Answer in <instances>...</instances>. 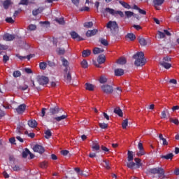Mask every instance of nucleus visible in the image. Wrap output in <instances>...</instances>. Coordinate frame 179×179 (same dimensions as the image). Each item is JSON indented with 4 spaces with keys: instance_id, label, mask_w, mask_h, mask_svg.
<instances>
[{
    "instance_id": "nucleus-44",
    "label": "nucleus",
    "mask_w": 179,
    "mask_h": 179,
    "mask_svg": "<svg viewBox=\"0 0 179 179\" xmlns=\"http://www.w3.org/2000/svg\"><path fill=\"white\" fill-rule=\"evenodd\" d=\"M62 65L64 66H68L69 65V62H68L66 60V59L64 58V57H62Z\"/></svg>"
},
{
    "instance_id": "nucleus-63",
    "label": "nucleus",
    "mask_w": 179,
    "mask_h": 179,
    "mask_svg": "<svg viewBox=\"0 0 179 179\" xmlns=\"http://www.w3.org/2000/svg\"><path fill=\"white\" fill-rule=\"evenodd\" d=\"M6 22H7V23H14L15 20H13L12 17H7Z\"/></svg>"
},
{
    "instance_id": "nucleus-9",
    "label": "nucleus",
    "mask_w": 179,
    "mask_h": 179,
    "mask_svg": "<svg viewBox=\"0 0 179 179\" xmlns=\"http://www.w3.org/2000/svg\"><path fill=\"white\" fill-rule=\"evenodd\" d=\"M138 42L140 43L141 45L145 46L150 44V39L145 38L143 37H139Z\"/></svg>"
},
{
    "instance_id": "nucleus-15",
    "label": "nucleus",
    "mask_w": 179,
    "mask_h": 179,
    "mask_svg": "<svg viewBox=\"0 0 179 179\" xmlns=\"http://www.w3.org/2000/svg\"><path fill=\"white\" fill-rule=\"evenodd\" d=\"M28 155H29L30 159H34V155L31 154V152H30V150H29V149L26 148L22 152V157H24V159H26V157H27Z\"/></svg>"
},
{
    "instance_id": "nucleus-7",
    "label": "nucleus",
    "mask_w": 179,
    "mask_h": 179,
    "mask_svg": "<svg viewBox=\"0 0 179 179\" xmlns=\"http://www.w3.org/2000/svg\"><path fill=\"white\" fill-rule=\"evenodd\" d=\"M166 36H167L168 37H170V36H171V33L167 29H164L163 31H157L158 38H164Z\"/></svg>"
},
{
    "instance_id": "nucleus-32",
    "label": "nucleus",
    "mask_w": 179,
    "mask_h": 179,
    "mask_svg": "<svg viewBox=\"0 0 179 179\" xmlns=\"http://www.w3.org/2000/svg\"><path fill=\"white\" fill-rule=\"evenodd\" d=\"M132 160H134V152L128 151L127 162H132Z\"/></svg>"
},
{
    "instance_id": "nucleus-31",
    "label": "nucleus",
    "mask_w": 179,
    "mask_h": 179,
    "mask_svg": "<svg viewBox=\"0 0 179 179\" xmlns=\"http://www.w3.org/2000/svg\"><path fill=\"white\" fill-rule=\"evenodd\" d=\"M159 138L160 139V141H163L162 145H164V146L169 145V143L167 142V140H166V138H164L163 137V134H160L159 135Z\"/></svg>"
},
{
    "instance_id": "nucleus-19",
    "label": "nucleus",
    "mask_w": 179,
    "mask_h": 179,
    "mask_svg": "<svg viewBox=\"0 0 179 179\" xmlns=\"http://www.w3.org/2000/svg\"><path fill=\"white\" fill-rule=\"evenodd\" d=\"M124 71L122 69H115V76H122L124 75Z\"/></svg>"
},
{
    "instance_id": "nucleus-42",
    "label": "nucleus",
    "mask_w": 179,
    "mask_h": 179,
    "mask_svg": "<svg viewBox=\"0 0 179 179\" xmlns=\"http://www.w3.org/2000/svg\"><path fill=\"white\" fill-rule=\"evenodd\" d=\"M55 22L57 23H59V24H65V21L64 20V18H55Z\"/></svg>"
},
{
    "instance_id": "nucleus-45",
    "label": "nucleus",
    "mask_w": 179,
    "mask_h": 179,
    "mask_svg": "<svg viewBox=\"0 0 179 179\" xmlns=\"http://www.w3.org/2000/svg\"><path fill=\"white\" fill-rule=\"evenodd\" d=\"M135 162H136V167H137V169H139L140 166H142V163H141V159L139 158H136L134 159Z\"/></svg>"
},
{
    "instance_id": "nucleus-57",
    "label": "nucleus",
    "mask_w": 179,
    "mask_h": 179,
    "mask_svg": "<svg viewBox=\"0 0 179 179\" xmlns=\"http://www.w3.org/2000/svg\"><path fill=\"white\" fill-rule=\"evenodd\" d=\"M75 171H76V173H78V174H79L80 176H86L85 174H83V172L82 171H80V169L79 168H75L74 169Z\"/></svg>"
},
{
    "instance_id": "nucleus-22",
    "label": "nucleus",
    "mask_w": 179,
    "mask_h": 179,
    "mask_svg": "<svg viewBox=\"0 0 179 179\" xmlns=\"http://www.w3.org/2000/svg\"><path fill=\"white\" fill-rule=\"evenodd\" d=\"M50 113L52 114V115L58 114V113H59V108L58 107L50 108Z\"/></svg>"
},
{
    "instance_id": "nucleus-51",
    "label": "nucleus",
    "mask_w": 179,
    "mask_h": 179,
    "mask_svg": "<svg viewBox=\"0 0 179 179\" xmlns=\"http://www.w3.org/2000/svg\"><path fill=\"white\" fill-rule=\"evenodd\" d=\"M124 13H125L127 17H128V18L132 17V16H134V13L131 11H125Z\"/></svg>"
},
{
    "instance_id": "nucleus-34",
    "label": "nucleus",
    "mask_w": 179,
    "mask_h": 179,
    "mask_svg": "<svg viewBox=\"0 0 179 179\" xmlns=\"http://www.w3.org/2000/svg\"><path fill=\"white\" fill-rule=\"evenodd\" d=\"M10 3H12V1H10V0H6L3 3L4 9H8Z\"/></svg>"
},
{
    "instance_id": "nucleus-36",
    "label": "nucleus",
    "mask_w": 179,
    "mask_h": 179,
    "mask_svg": "<svg viewBox=\"0 0 179 179\" xmlns=\"http://www.w3.org/2000/svg\"><path fill=\"white\" fill-rule=\"evenodd\" d=\"M47 63L45 62H41L39 64V68L40 69H41L42 71H45V69H47Z\"/></svg>"
},
{
    "instance_id": "nucleus-30",
    "label": "nucleus",
    "mask_w": 179,
    "mask_h": 179,
    "mask_svg": "<svg viewBox=\"0 0 179 179\" xmlns=\"http://www.w3.org/2000/svg\"><path fill=\"white\" fill-rule=\"evenodd\" d=\"M18 90H22V92H24V90H27L29 89V85H21L17 87Z\"/></svg>"
},
{
    "instance_id": "nucleus-8",
    "label": "nucleus",
    "mask_w": 179,
    "mask_h": 179,
    "mask_svg": "<svg viewBox=\"0 0 179 179\" xmlns=\"http://www.w3.org/2000/svg\"><path fill=\"white\" fill-rule=\"evenodd\" d=\"M164 3V0H152V5L157 10H160L159 6H162Z\"/></svg>"
},
{
    "instance_id": "nucleus-29",
    "label": "nucleus",
    "mask_w": 179,
    "mask_h": 179,
    "mask_svg": "<svg viewBox=\"0 0 179 179\" xmlns=\"http://www.w3.org/2000/svg\"><path fill=\"white\" fill-rule=\"evenodd\" d=\"M126 38H129L130 41H134L136 38V36H135V34L130 33L127 34Z\"/></svg>"
},
{
    "instance_id": "nucleus-14",
    "label": "nucleus",
    "mask_w": 179,
    "mask_h": 179,
    "mask_svg": "<svg viewBox=\"0 0 179 179\" xmlns=\"http://www.w3.org/2000/svg\"><path fill=\"white\" fill-rule=\"evenodd\" d=\"M26 110V105L25 104H21L17 108H15L16 113L17 114H23Z\"/></svg>"
},
{
    "instance_id": "nucleus-52",
    "label": "nucleus",
    "mask_w": 179,
    "mask_h": 179,
    "mask_svg": "<svg viewBox=\"0 0 179 179\" xmlns=\"http://www.w3.org/2000/svg\"><path fill=\"white\" fill-rule=\"evenodd\" d=\"M121 5L126 9H131V6L125 2H120Z\"/></svg>"
},
{
    "instance_id": "nucleus-24",
    "label": "nucleus",
    "mask_w": 179,
    "mask_h": 179,
    "mask_svg": "<svg viewBox=\"0 0 179 179\" xmlns=\"http://www.w3.org/2000/svg\"><path fill=\"white\" fill-rule=\"evenodd\" d=\"M64 79L67 81L68 83H71V80H72V77L71 76V73L66 71L64 74Z\"/></svg>"
},
{
    "instance_id": "nucleus-55",
    "label": "nucleus",
    "mask_w": 179,
    "mask_h": 179,
    "mask_svg": "<svg viewBox=\"0 0 179 179\" xmlns=\"http://www.w3.org/2000/svg\"><path fill=\"white\" fill-rule=\"evenodd\" d=\"M101 44H103V45H108V42L107 41V40L104 39V38H101L99 40Z\"/></svg>"
},
{
    "instance_id": "nucleus-18",
    "label": "nucleus",
    "mask_w": 179,
    "mask_h": 179,
    "mask_svg": "<svg viewBox=\"0 0 179 179\" xmlns=\"http://www.w3.org/2000/svg\"><path fill=\"white\" fill-rule=\"evenodd\" d=\"M99 31L97 29L89 30L86 33L87 37H92V36H96Z\"/></svg>"
},
{
    "instance_id": "nucleus-38",
    "label": "nucleus",
    "mask_w": 179,
    "mask_h": 179,
    "mask_svg": "<svg viewBox=\"0 0 179 179\" xmlns=\"http://www.w3.org/2000/svg\"><path fill=\"white\" fill-rule=\"evenodd\" d=\"M166 113H169V110H167L166 108H164V110L161 113V118L162 119L167 118V115L166 114Z\"/></svg>"
},
{
    "instance_id": "nucleus-17",
    "label": "nucleus",
    "mask_w": 179,
    "mask_h": 179,
    "mask_svg": "<svg viewBox=\"0 0 179 179\" xmlns=\"http://www.w3.org/2000/svg\"><path fill=\"white\" fill-rule=\"evenodd\" d=\"M115 12L116 10H115L113 8H106L105 9V12H103V13L104 15L107 14V13H109V15H112L113 16H115Z\"/></svg>"
},
{
    "instance_id": "nucleus-16",
    "label": "nucleus",
    "mask_w": 179,
    "mask_h": 179,
    "mask_svg": "<svg viewBox=\"0 0 179 179\" xmlns=\"http://www.w3.org/2000/svg\"><path fill=\"white\" fill-rule=\"evenodd\" d=\"M43 10L44 8L39 7L38 8H35L34 10H33L32 14L34 16H37V15H40V13H41V12H43Z\"/></svg>"
},
{
    "instance_id": "nucleus-61",
    "label": "nucleus",
    "mask_w": 179,
    "mask_h": 179,
    "mask_svg": "<svg viewBox=\"0 0 179 179\" xmlns=\"http://www.w3.org/2000/svg\"><path fill=\"white\" fill-rule=\"evenodd\" d=\"M103 163H105L104 167L107 169V170H110V163L107 161H103Z\"/></svg>"
},
{
    "instance_id": "nucleus-4",
    "label": "nucleus",
    "mask_w": 179,
    "mask_h": 179,
    "mask_svg": "<svg viewBox=\"0 0 179 179\" xmlns=\"http://www.w3.org/2000/svg\"><path fill=\"white\" fill-rule=\"evenodd\" d=\"M150 173L151 174H157L158 178H160V177H163L164 176V170L162 168H153L150 169Z\"/></svg>"
},
{
    "instance_id": "nucleus-59",
    "label": "nucleus",
    "mask_w": 179,
    "mask_h": 179,
    "mask_svg": "<svg viewBox=\"0 0 179 179\" xmlns=\"http://www.w3.org/2000/svg\"><path fill=\"white\" fill-rule=\"evenodd\" d=\"M117 15H119L120 16H121V17H124V13H122V11L121 10H116L115 16H117Z\"/></svg>"
},
{
    "instance_id": "nucleus-39",
    "label": "nucleus",
    "mask_w": 179,
    "mask_h": 179,
    "mask_svg": "<svg viewBox=\"0 0 179 179\" xmlns=\"http://www.w3.org/2000/svg\"><path fill=\"white\" fill-rule=\"evenodd\" d=\"M92 54V52L90 50H86L83 52V57L86 58V57H89Z\"/></svg>"
},
{
    "instance_id": "nucleus-54",
    "label": "nucleus",
    "mask_w": 179,
    "mask_h": 179,
    "mask_svg": "<svg viewBox=\"0 0 179 179\" xmlns=\"http://www.w3.org/2000/svg\"><path fill=\"white\" fill-rule=\"evenodd\" d=\"M81 66H82L83 68H85V69L87 68V66H88L87 61H86V60H83V61L81 62Z\"/></svg>"
},
{
    "instance_id": "nucleus-41",
    "label": "nucleus",
    "mask_w": 179,
    "mask_h": 179,
    "mask_svg": "<svg viewBox=\"0 0 179 179\" xmlns=\"http://www.w3.org/2000/svg\"><path fill=\"white\" fill-rule=\"evenodd\" d=\"M99 83H107V77H106L105 76H101L99 78Z\"/></svg>"
},
{
    "instance_id": "nucleus-53",
    "label": "nucleus",
    "mask_w": 179,
    "mask_h": 179,
    "mask_svg": "<svg viewBox=\"0 0 179 179\" xmlns=\"http://www.w3.org/2000/svg\"><path fill=\"white\" fill-rule=\"evenodd\" d=\"M3 50H8V45L0 44V55L2 54Z\"/></svg>"
},
{
    "instance_id": "nucleus-43",
    "label": "nucleus",
    "mask_w": 179,
    "mask_h": 179,
    "mask_svg": "<svg viewBox=\"0 0 179 179\" xmlns=\"http://www.w3.org/2000/svg\"><path fill=\"white\" fill-rule=\"evenodd\" d=\"M122 127L123 129H127V127H128V119H125L124 120H123L122 123Z\"/></svg>"
},
{
    "instance_id": "nucleus-33",
    "label": "nucleus",
    "mask_w": 179,
    "mask_h": 179,
    "mask_svg": "<svg viewBox=\"0 0 179 179\" xmlns=\"http://www.w3.org/2000/svg\"><path fill=\"white\" fill-rule=\"evenodd\" d=\"M117 64H119V65H125V64H127V59L124 57H121L117 60Z\"/></svg>"
},
{
    "instance_id": "nucleus-28",
    "label": "nucleus",
    "mask_w": 179,
    "mask_h": 179,
    "mask_svg": "<svg viewBox=\"0 0 179 179\" xmlns=\"http://www.w3.org/2000/svg\"><path fill=\"white\" fill-rule=\"evenodd\" d=\"M85 89L86 90H90V92L94 90V85L90 83L85 84Z\"/></svg>"
},
{
    "instance_id": "nucleus-5",
    "label": "nucleus",
    "mask_w": 179,
    "mask_h": 179,
    "mask_svg": "<svg viewBox=\"0 0 179 179\" xmlns=\"http://www.w3.org/2000/svg\"><path fill=\"white\" fill-rule=\"evenodd\" d=\"M101 88L102 92H103V93H106V94H111V93H113L114 90L113 89V87L109 85H101Z\"/></svg>"
},
{
    "instance_id": "nucleus-6",
    "label": "nucleus",
    "mask_w": 179,
    "mask_h": 179,
    "mask_svg": "<svg viewBox=\"0 0 179 179\" xmlns=\"http://www.w3.org/2000/svg\"><path fill=\"white\" fill-rule=\"evenodd\" d=\"M66 118H68V115H62L61 116H57L51 118L50 121L52 122V124H55L56 122L63 121V120H66Z\"/></svg>"
},
{
    "instance_id": "nucleus-12",
    "label": "nucleus",
    "mask_w": 179,
    "mask_h": 179,
    "mask_svg": "<svg viewBox=\"0 0 179 179\" xmlns=\"http://www.w3.org/2000/svg\"><path fill=\"white\" fill-rule=\"evenodd\" d=\"M3 40H4V41H12L15 40V35L10 34H5L3 36Z\"/></svg>"
},
{
    "instance_id": "nucleus-27",
    "label": "nucleus",
    "mask_w": 179,
    "mask_h": 179,
    "mask_svg": "<svg viewBox=\"0 0 179 179\" xmlns=\"http://www.w3.org/2000/svg\"><path fill=\"white\" fill-rule=\"evenodd\" d=\"M114 113L115 114H117V115H119V117H122L123 113H122V110H121V108L117 107L114 109Z\"/></svg>"
},
{
    "instance_id": "nucleus-40",
    "label": "nucleus",
    "mask_w": 179,
    "mask_h": 179,
    "mask_svg": "<svg viewBox=\"0 0 179 179\" xmlns=\"http://www.w3.org/2000/svg\"><path fill=\"white\" fill-rule=\"evenodd\" d=\"M51 130L48 129L45 131V138H46V139H50V138H51Z\"/></svg>"
},
{
    "instance_id": "nucleus-50",
    "label": "nucleus",
    "mask_w": 179,
    "mask_h": 179,
    "mask_svg": "<svg viewBox=\"0 0 179 179\" xmlns=\"http://www.w3.org/2000/svg\"><path fill=\"white\" fill-rule=\"evenodd\" d=\"M99 127L101 129H106L108 127V124L106 123H99Z\"/></svg>"
},
{
    "instance_id": "nucleus-49",
    "label": "nucleus",
    "mask_w": 179,
    "mask_h": 179,
    "mask_svg": "<svg viewBox=\"0 0 179 179\" xmlns=\"http://www.w3.org/2000/svg\"><path fill=\"white\" fill-rule=\"evenodd\" d=\"M47 65L50 68H54L56 66L54 62H51L50 60L47 61Z\"/></svg>"
},
{
    "instance_id": "nucleus-58",
    "label": "nucleus",
    "mask_w": 179,
    "mask_h": 179,
    "mask_svg": "<svg viewBox=\"0 0 179 179\" xmlns=\"http://www.w3.org/2000/svg\"><path fill=\"white\" fill-rule=\"evenodd\" d=\"M20 5H29V0H20Z\"/></svg>"
},
{
    "instance_id": "nucleus-2",
    "label": "nucleus",
    "mask_w": 179,
    "mask_h": 179,
    "mask_svg": "<svg viewBox=\"0 0 179 179\" xmlns=\"http://www.w3.org/2000/svg\"><path fill=\"white\" fill-rule=\"evenodd\" d=\"M171 61V58L169 57H165L163 58L162 60L160 61L159 64L161 66H163V68H165V69H170L171 66V64L169 62Z\"/></svg>"
},
{
    "instance_id": "nucleus-11",
    "label": "nucleus",
    "mask_w": 179,
    "mask_h": 179,
    "mask_svg": "<svg viewBox=\"0 0 179 179\" xmlns=\"http://www.w3.org/2000/svg\"><path fill=\"white\" fill-rule=\"evenodd\" d=\"M34 152H36L37 153H40L41 155L44 153V148L40 145H35L33 147Z\"/></svg>"
},
{
    "instance_id": "nucleus-26",
    "label": "nucleus",
    "mask_w": 179,
    "mask_h": 179,
    "mask_svg": "<svg viewBox=\"0 0 179 179\" xmlns=\"http://www.w3.org/2000/svg\"><path fill=\"white\" fill-rule=\"evenodd\" d=\"M28 125L30 128H36L37 127V122L36 120L28 121Z\"/></svg>"
},
{
    "instance_id": "nucleus-37",
    "label": "nucleus",
    "mask_w": 179,
    "mask_h": 179,
    "mask_svg": "<svg viewBox=\"0 0 179 179\" xmlns=\"http://www.w3.org/2000/svg\"><path fill=\"white\" fill-rule=\"evenodd\" d=\"M57 52L59 55H64V54H65V49L64 48H58L57 49Z\"/></svg>"
},
{
    "instance_id": "nucleus-46",
    "label": "nucleus",
    "mask_w": 179,
    "mask_h": 179,
    "mask_svg": "<svg viewBox=\"0 0 179 179\" xmlns=\"http://www.w3.org/2000/svg\"><path fill=\"white\" fill-rule=\"evenodd\" d=\"M93 27L92 22H85L84 24V27H87V29H90V27Z\"/></svg>"
},
{
    "instance_id": "nucleus-35",
    "label": "nucleus",
    "mask_w": 179,
    "mask_h": 179,
    "mask_svg": "<svg viewBox=\"0 0 179 179\" xmlns=\"http://www.w3.org/2000/svg\"><path fill=\"white\" fill-rule=\"evenodd\" d=\"M174 157V155H173V153H169L166 155H162V159H166V160H169V159H173V157Z\"/></svg>"
},
{
    "instance_id": "nucleus-48",
    "label": "nucleus",
    "mask_w": 179,
    "mask_h": 179,
    "mask_svg": "<svg viewBox=\"0 0 179 179\" xmlns=\"http://www.w3.org/2000/svg\"><path fill=\"white\" fill-rule=\"evenodd\" d=\"M37 29V27L34 24H30L28 27V30H30V31H33Z\"/></svg>"
},
{
    "instance_id": "nucleus-64",
    "label": "nucleus",
    "mask_w": 179,
    "mask_h": 179,
    "mask_svg": "<svg viewBox=\"0 0 179 179\" xmlns=\"http://www.w3.org/2000/svg\"><path fill=\"white\" fill-rule=\"evenodd\" d=\"M13 170L14 171H20V166L19 165H15L14 167H13Z\"/></svg>"
},
{
    "instance_id": "nucleus-3",
    "label": "nucleus",
    "mask_w": 179,
    "mask_h": 179,
    "mask_svg": "<svg viewBox=\"0 0 179 179\" xmlns=\"http://www.w3.org/2000/svg\"><path fill=\"white\" fill-rule=\"evenodd\" d=\"M106 27L113 34H115V33L117 32V30H118V25H117V22L114 21H110L107 24Z\"/></svg>"
},
{
    "instance_id": "nucleus-13",
    "label": "nucleus",
    "mask_w": 179,
    "mask_h": 179,
    "mask_svg": "<svg viewBox=\"0 0 179 179\" xmlns=\"http://www.w3.org/2000/svg\"><path fill=\"white\" fill-rule=\"evenodd\" d=\"M70 36H71V38L73 40H76L77 41H82V40H83V38L76 31H71Z\"/></svg>"
},
{
    "instance_id": "nucleus-60",
    "label": "nucleus",
    "mask_w": 179,
    "mask_h": 179,
    "mask_svg": "<svg viewBox=\"0 0 179 179\" xmlns=\"http://www.w3.org/2000/svg\"><path fill=\"white\" fill-rule=\"evenodd\" d=\"M81 12H89V10H90V8L87 6H85V7H83L81 9H80Z\"/></svg>"
},
{
    "instance_id": "nucleus-47",
    "label": "nucleus",
    "mask_w": 179,
    "mask_h": 179,
    "mask_svg": "<svg viewBox=\"0 0 179 179\" xmlns=\"http://www.w3.org/2000/svg\"><path fill=\"white\" fill-rule=\"evenodd\" d=\"M169 121L171 122H173L176 125H178V124H179L178 119H173V117H170Z\"/></svg>"
},
{
    "instance_id": "nucleus-62",
    "label": "nucleus",
    "mask_w": 179,
    "mask_h": 179,
    "mask_svg": "<svg viewBox=\"0 0 179 179\" xmlns=\"http://www.w3.org/2000/svg\"><path fill=\"white\" fill-rule=\"evenodd\" d=\"M145 155V151L143 150H139L137 152V156H143Z\"/></svg>"
},
{
    "instance_id": "nucleus-1",
    "label": "nucleus",
    "mask_w": 179,
    "mask_h": 179,
    "mask_svg": "<svg viewBox=\"0 0 179 179\" xmlns=\"http://www.w3.org/2000/svg\"><path fill=\"white\" fill-rule=\"evenodd\" d=\"M145 54L143 52H137L136 55L133 56V58L136 59L134 64L136 66H143L146 62V59H145Z\"/></svg>"
},
{
    "instance_id": "nucleus-25",
    "label": "nucleus",
    "mask_w": 179,
    "mask_h": 179,
    "mask_svg": "<svg viewBox=\"0 0 179 179\" xmlns=\"http://www.w3.org/2000/svg\"><path fill=\"white\" fill-rule=\"evenodd\" d=\"M101 52H104V49L100 48H95L93 50V54H94L95 55L97 54H101Z\"/></svg>"
},
{
    "instance_id": "nucleus-20",
    "label": "nucleus",
    "mask_w": 179,
    "mask_h": 179,
    "mask_svg": "<svg viewBox=\"0 0 179 179\" xmlns=\"http://www.w3.org/2000/svg\"><path fill=\"white\" fill-rule=\"evenodd\" d=\"M127 166L129 169H131V170H134V169H137L136 164H135L134 162L130 161L127 162Z\"/></svg>"
},
{
    "instance_id": "nucleus-23",
    "label": "nucleus",
    "mask_w": 179,
    "mask_h": 179,
    "mask_svg": "<svg viewBox=\"0 0 179 179\" xmlns=\"http://www.w3.org/2000/svg\"><path fill=\"white\" fill-rule=\"evenodd\" d=\"M97 61L99 64H104V62H106V56L104 55H99Z\"/></svg>"
},
{
    "instance_id": "nucleus-21",
    "label": "nucleus",
    "mask_w": 179,
    "mask_h": 179,
    "mask_svg": "<svg viewBox=\"0 0 179 179\" xmlns=\"http://www.w3.org/2000/svg\"><path fill=\"white\" fill-rule=\"evenodd\" d=\"M92 148L94 150H100V145H99V142L97 141L92 142Z\"/></svg>"
},
{
    "instance_id": "nucleus-10",
    "label": "nucleus",
    "mask_w": 179,
    "mask_h": 179,
    "mask_svg": "<svg viewBox=\"0 0 179 179\" xmlns=\"http://www.w3.org/2000/svg\"><path fill=\"white\" fill-rule=\"evenodd\" d=\"M38 82L39 85H47V83L49 82V80L48 78L42 76L38 78Z\"/></svg>"
},
{
    "instance_id": "nucleus-56",
    "label": "nucleus",
    "mask_w": 179,
    "mask_h": 179,
    "mask_svg": "<svg viewBox=\"0 0 179 179\" xmlns=\"http://www.w3.org/2000/svg\"><path fill=\"white\" fill-rule=\"evenodd\" d=\"M20 75H21V73L19 71H14L13 73V76H14V78H19Z\"/></svg>"
}]
</instances>
